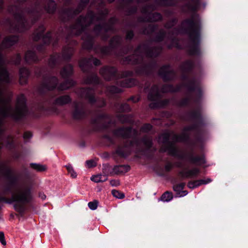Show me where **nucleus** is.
Listing matches in <instances>:
<instances>
[{
    "mask_svg": "<svg viewBox=\"0 0 248 248\" xmlns=\"http://www.w3.org/2000/svg\"><path fill=\"white\" fill-rule=\"evenodd\" d=\"M193 182H194V183L195 184V187H197V186H200L201 185L200 183V181H199V180L194 181Z\"/></svg>",
    "mask_w": 248,
    "mask_h": 248,
    "instance_id": "774afa93",
    "label": "nucleus"
},
{
    "mask_svg": "<svg viewBox=\"0 0 248 248\" xmlns=\"http://www.w3.org/2000/svg\"><path fill=\"white\" fill-rule=\"evenodd\" d=\"M168 103H169V100L167 99H165L161 102V106H164L167 105Z\"/></svg>",
    "mask_w": 248,
    "mask_h": 248,
    "instance_id": "0e129e2a",
    "label": "nucleus"
},
{
    "mask_svg": "<svg viewBox=\"0 0 248 248\" xmlns=\"http://www.w3.org/2000/svg\"><path fill=\"white\" fill-rule=\"evenodd\" d=\"M65 167L68 173L70 174L71 177L73 178H76L77 176V174L73 167L70 164H68L65 166Z\"/></svg>",
    "mask_w": 248,
    "mask_h": 248,
    "instance_id": "a19ab883",
    "label": "nucleus"
},
{
    "mask_svg": "<svg viewBox=\"0 0 248 248\" xmlns=\"http://www.w3.org/2000/svg\"><path fill=\"white\" fill-rule=\"evenodd\" d=\"M89 0H81L79 3L78 7L74 10H69L68 12V14H74L77 15L79 14L85 7L86 4L88 3Z\"/></svg>",
    "mask_w": 248,
    "mask_h": 248,
    "instance_id": "a878e982",
    "label": "nucleus"
},
{
    "mask_svg": "<svg viewBox=\"0 0 248 248\" xmlns=\"http://www.w3.org/2000/svg\"><path fill=\"white\" fill-rule=\"evenodd\" d=\"M110 184L112 186H118L120 185V181L118 180H112L110 181Z\"/></svg>",
    "mask_w": 248,
    "mask_h": 248,
    "instance_id": "603ef678",
    "label": "nucleus"
},
{
    "mask_svg": "<svg viewBox=\"0 0 248 248\" xmlns=\"http://www.w3.org/2000/svg\"><path fill=\"white\" fill-rule=\"evenodd\" d=\"M18 40V38L16 36H11L5 38L3 44L6 47H9L13 45Z\"/></svg>",
    "mask_w": 248,
    "mask_h": 248,
    "instance_id": "7c9ffc66",
    "label": "nucleus"
},
{
    "mask_svg": "<svg viewBox=\"0 0 248 248\" xmlns=\"http://www.w3.org/2000/svg\"><path fill=\"white\" fill-rule=\"evenodd\" d=\"M175 166L179 168H183V165L182 162H178L175 163Z\"/></svg>",
    "mask_w": 248,
    "mask_h": 248,
    "instance_id": "69168bd1",
    "label": "nucleus"
},
{
    "mask_svg": "<svg viewBox=\"0 0 248 248\" xmlns=\"http://www.w3.org/2000/svg\"><path fill=\"white\" fill-rule=\"evenodd\" d=\"M78 95L82 98L87 99L91 104L96 103L98 107H103L106 105L104 99H96L94 97V91L90 88H81L77 92Z\"/></svg>",
    "mask_w": 248,
    "mask_h": 248,
    "instance_id": "1a4fd4ad",
    "label": "nucleus"
},
{
    "mask_svg": "<svg viewBox=\"0 0 248 248\" xmlns=\"http://www.w3.org/2000/svg\"><path fill=\"white\" fill-rule=\"evenodd\" d=\"M45 31V27L44 26H40L34 32V39L37 41L42 38H44L46 35Z\"/></svg>",
    "mask_w": 248,
    "mask_h": 248,
    "instance_id": "b1692460",
    "label": "nucleus"
},
{
    "mask_svg": "<svg viewBox=\"0 0 248 248\" xmlns=\"http://www.w3.org/2000/svg\"><path fill=\"white\" fill-rule=\"evenodd\" d=\"M200 172V170L197 168H194L192 169L187 170H182L179 171L180 176L184 178H193L198 176Z\"/></svg>",
    "mask_w": 248,
    "mask_h": 248,
    "instance_id": "2eb2a0df",
    "label": "nucleus"
},
{
    "mask_svg": "<svg viewBox=\"0 0 248 248\" xmlns=\"http://www.w3.org/2000/svg\"><path fill=\"white\" fill-rule=\"evenodd\" d=\"M161 51V48L155 46L149 48L145 45H140L135 50L134 54L125 57L124 60V63L135 64L140 63L145 58H150L156 57Z\"/></svg>",
    "mask_w": 248,
    "mask_h": 248,
    "instance_id": "6e6552de",
    "label": "nucleus"
},
{
    "mask_svg": "<svg viewBox=\"0 0 248 248\" xmlns=\"http://www.w3.org/2000/svg\"><path fill=\"white\" fill-rule=\"evenodd\" d=\"M173 198L172 194L171 192L166 191L162 194L161 197V200L164 202H169Z\"/></svg>",
    "mask_w": 248,
    "mask_h": 248,
    "instance_id": "ea45409f",
    "label": "nucleus"
},
{
    "mask_svg": "<svg viewBox=\"0 0 248 248\" xmlns=\"http://www.w3.org/2000/svg\"><path fill=\"white\" fill-rule=\"evenodd\" d=\"M0 78L3 82H10L9 74L6 69L0 68Z\"/></svg>",
    "mask_w": 248,
    "mask_h": 248,
    "instance_id": "473e14b6",
    "label": "nucleus"
},
{
    "mask_svg": "<svg viewBox=\"0 0 248 248\" xmlns=\"http://www.w3.org/2000/svg\"><path fill=\"white\" fill-rule=\"evenodd\" d=\"M113 134L116 137L124 139L131 137L133 138L132 140L125 143L124 147L119 146L117 148L116 153L123 156H126L129 152L127 149L128 146L135 147L137 150H140L142 145L147 149H149L152 145V140L151 138L146 136L142 140H140L138 137V132L132 130L130 127L118 128L113 131Z\"/></svg>",
    "mask_w": 248,
    "mask_h": 248,
    "instance_id": "39448f33",
    "label": "nucleus"
},
{
    "mask_svg": "<svg viewBox=\"0 0 248 248\" xmlns=\"http://www.w3.org/2000/svg\"><path fill=\"white\" fill-rule=\"evenodd\" d=\"M91 179L95 183L103 182L108 179V177L106 175L99 174L92 176Z\"/></svg>",
    "mask_w": 248,
    "mask_h": 248,
    "instance_id": "e433bc0d",
    "label": "nucleus"
},
{
    "mask_svg": "<svg viewBox=\"0 0 248 248\" xmlns=\"http://www.w3.org/2000/svg\"><path fill=\"white\" fill-rule=\"evenodd\" d=\"M74 109L72 115L75 119H81L85 117L86 115L85 106L81 102L75 101L73 103Z\"/></svg>",
    "mask_w": 248,
    "mask_h": 248,
    "instance_id": "f8f14e48",
    "label": "nucleus"
},
{
    "mask_svg": "<svg viewBox=\"0 0 248 248\" xmlns=\"http://www.w3.org/2000/svg\"><path fill=\"white\" fill-rule=\"evenodd\" d=\"M172 168V164L171 163H167L165 166V170L166 171H169Z\"/></svg>",
    "mask_w": 248,
    "mask_h": 248,
    "instance_id": "3c124183",
    "label": "nucleus"
},
{
    "mask_svg": "<svg viewBox=\"0 0 248 248\" xmlns=\"http://www.w3.org/2000/svg\"><path fill=\"white\" fill-rule=\"evenodd\" d=\"M75 84V82L73 80H68L63 83H62L60 85H59L58 89L60 91L67 90L69 88L73 86Z\"/></svg>",
    "mask_w": 248,
    "mask_h": 248,
    "instance_id": "cd10ccee",
    "label": "nucleus"
},
{
    "mask_svg": "<svg viewBox=\"0 0 248 248\" xmlns=\"http://www.w3.org/2000/svg\"><path fill=\"white\" fill-rule=\"evenodd\" d=\"M109 121L110 118L109 116L105 114H101L94 120V123L96 124H101L102 127L106 128L108 126V125L104 123Z\"/></svg>",
    "mask_w": 248,
    "mask_h": 248,
    "instance_id": "f3484780",
    "label": "nucleus"
},
{
    "mask_svg": "<svg viewBox=\"0 0 248 248\" xmlns=\"http://www.w3.org/2000/svg\"><path fill=\"white\" fill-rule=\"evenodd\" d=\"M152 126L149 124H144L141 128L140 131L142 132L147 133L152 129Z\"/></svg>",
    "mask_w": 248,
    "mask_h": 248,
    "instance_id": "49530a36",
    "label": "nucleus"
},
{
    "mask_svg": "<svg viewBox=\"0 0 248 248\" xmlns=\"http://www.w3.org/2000/svg\"><path fill=\"white\" fill-rule=\"evenodd\" d=\"M82 39L84 40L82 45L83 48L86 49H91L93 43V36L86 32L82 37Z\"/></svg>",
    "mask_w": 248,
    "mask_h": 248,
    "instance_id": "dca6fc26",
    "label": "nucleus"
},
{
    "mask_svg": "<svg viewBox=\"0 0 248 248\" xmlns=\"http://www.w3.org/2000/svg\"><path fill=\"white\" fill-rule=\"evenodd\" d=\"M98 205V202L94 200L93 202H91L88 203V206L91 210H95L97 208Z\"/></svg>",
    "mask_w": 248,
    "mask_h": 248,
    "instance_id": "de8ad7c7",
    "label": "nucleus"
},
{
    "mask_svg": "<svg viewBox=\"0 0 248 248\" xmlns=\"http://www.w3.org/2000/svg\"><path fill=\"white\" fill-rule=\"evenodd\" d=\"M159 74L164 81L171 80L175 76L174 72L168 65L161 67L159 71Z\"/></svg>",
    "mask_w": 248,
    "mask_h": 248,
    "instance_id": "4468645a",
    "label": "nucleus"
},
{
    "mask_svg": "<svg viewBox=\"0 0 248 248\" xmlns=\"http://www.w3.org/2000/svg\"><path fill=\"white\" fill-rule=\"evenodd\" d=\"M117 118L122 123H131L132 121V117L130 115L119 114L117 116Z\"/></svg>",
    "mask_w": 248,
    "mask_h": 248,
    "instance_id": "c9c22d12",
    "label": "nucleus"
},
{
    "mask_svg": "<svg viewBox=\"0 0 248 248\" xmlns=\"http://www.w3.org/2000/svg\"><path fill=\"white\" fill-rule=\"evenodd\" d=\"M134 34L132 31H128L126 33V39H131L133 37Z\"/></svg>",
    "mask_w": 248,
    "mask_h": 248,
    "instance_id": "6e6d98bb",
    "label": "nucleus"
},
{
    "mask_svg": "<svg viewBox=\"0 0 248 248\" xmlns=\"http://www.w3.org/2000/svg\"><path fill=\"white\" fill-rule=\"evenodd\" d=\"M84 82L85 84H98L100 83V80L96 74L91 73L84 78Z\"/></svg>",
    "mask_w": 248,
    "mask_h": 248,
    "instance_id": "a211bd4d",
    "label": "nucleus"
},
{
    "mask_svg": "<svg viewBox=\"0 0 248 248\" xmlns=\"http://www.w3.org/2000/svg\"><path fill=\"white\" fill-rule=\"evenodd\" d=\"M130 167L128 165H118L115 166L112 169V173L115 174H120L128 172Z\"/></svg>",
    "mask_w": 248,
    "mask_h": 248,
    "instance_id": "6ab92c4d",
    "label": "nucleus"
},
{
    "mask_svg": "<svg viewBox=\"0 0 248 248\" xmlns=\"http://www.w3.org/2000/svg\"><path fill=\"white\" fill-rule=\"evenodd\" d=\"M56 63V56H51L50 58L49 64H55Z\"/></svg>",
    "mask_w": 248,
    "mask_h": 248,
    "instance_id": "4d7b16f0",
    "label": "nucleus"
},
{
    "mask_svg": "<svg viewBox=\"0 0 248 248\" xmlns=\"http://www.w3.org/2000/svg\"><path fill=\"white\" fill-rule=\"evenodd\" d=\"M2 172L10 182L5 192L7 191H12V195L11 199H7L0 194V201L8 203L15 202V210L20 213H22L25 210L24 204L30 202L32 199L31 190L26 185H19L17 184V177L10 168L4 167Z\"/></svg>",
    "mask_w": 248,
    "mask_h": 248,
    "instance_id": "7ed1b4c3",
    "label": "nucleus"
},
{
    "mask_svg": "<svg viewBox=\"0 0 248 248\" xmlns=\"http://www.w3.org/2000/svg\"><path fill=\"white\" fill-rule=\"evenodd\" d=\"M93 63L95 66L101 64L99 60L92 56L88 59L85 58L81 60L79 62V66L83 71L87 72L92 67Z\"/></svg>",
    "mask_w": 248,
    "mask_h": 248,
    "instance_id": "ddd939ff",
    "label": "nucleus"
},
{
    "mask_svg": "<svg viewBox=\"0 0 248 248\" xmlns=\"http://www.w3.org/2000/svg\"><path fill=\"white\" fill-rule=\"evenodd\" d=\"M142 69L140 70H137V72L139 74L143 73L145 71L146 66L144 64H142Z\"/></svg>",
    "mask_w": 248,
    "mask_h": 248,
    "instance_id": "13d9d810",
    "label": "nucleus"
},
{
    "mask_svg": "<svg viewBox=\"0 0 248 248\" xmlns=\"http://www.w3.org/2000/svg\"><path fill=\"white\" fill-rule=\"evenodd\" d=\"M187 186L190 188H194L196 187L193 181L189 182L188 183Z\"/></svg>",
    "mask_w": 248,
    "mask_h": 248,
    "instance_id": "052dcab7",
    "label": "nucleus"
},
{
    "mask_svg": "<svg viewBox=\"0 0 248 248\" xmlns=\"http://www.w3.org/2000/svg\"><path fill=\"white\" fill-rule=\"evenodd\" d=\"M99 52L102 55H107L110 53V47L109 46H103V47H98V48H95V51L97 53Z\"/></svg>",
    "mask_w": 248,
    "mask_h": 248,
    "instance_id": "58836bf2",
    "label": "nucleus"
},
{
    "mask_svg": "<svg viewBox=\"0 0 248 248\" xmlns=\"http://www.w3.org/2000/svg\"><path fill=\"white\" fill-rule=\"evenodd\" d=\"M113 196L117 198L122 199L124 198V194L117 190H112L111 191Z\"/></svg>",
    "mask_w": 248,
    "mask_h": 248,
    "instance_id": "c03bdc74",
    "label": "nucleus"
},
{
    "mask_svg": "<svg viewBox=\"0 0 248 248\" xmlns=\"http://www.w3.org/2000/svg\"><path fill=\"white\" fill-rule=\"evenodd\" d=\"M86 164L87 167L89 168L93 167H95L96 165V163H95V162L93 160H92V159L87 160L86 162Z\"/></svg>",
    "mask_w": 248,
    "mask_h": 248,
    "instance_id": "09e8293b",
    "label": "nucleus"
},
{
    "mask_svg": "<svg viewBox=\"0 0 248 248\" xmlns=\"http://www.w3.org/2000/svg\"><path fill=\"white\" fill-rule=\"evenodd\" d=\"M25 60L26 62L31 63L38 60L35 53L32 51H28L25 54Z\"/></svg>",
    "mask_w": 248,
    "mask_h": 248,
    "instance_id": "5701e85b",
    "label": "nucleus"
},
{
    "mask_svg": "<svg viewBox=\"0 0 248 248\" xmlns=\"http://www.w3.org/2000/svg\"><path fill=\"white\" fill-rule=\"evenodd\" d=\"M74 48L71 46L64 47L62 51V56L65 60L70 59L74 53Z\"/></svg>",
    "mask_w": 248,
    "mask_h": 248,
    "instance_id": "393cba45",
    "label": "nucleus"
},
{
    "mask_svg": "<svg viewBox=\"0 0 248 248\" xmlns=\"http://www.w3.org/2000/svg\"><path fill=\"white\" fill-rule=\"evenodd\" d=\"M0 242L2 245H5L6 244V242L4 238V235L2 232H0Z\"/></svg>",
    "mask_w": 248,
    "mask_h": 248,
    "instance_id": "8fccbe9b",
    "label": "nucleus"
},
{
    "mask_svg": "<svg viewBox=\"0 0 248 248\" xmlns=\"http://www.w3.org/2000/svg\"><path fill=\"white\" fill-rule=\"evenodd\" d=\"M184 31L188 35L189 43L187 51L190 55H197L200 54V23L193 18L184 21L182 23Z\"/></svg>",
    "mask_w": 248,
    "mask_h": 248,
    "instance_id": "423d86ee",
    "label": "nucleus"
},
{
    "mask_svg": "<svg viewBox=\"0 0 248 248\" xmlns=\"http://www.w3.org/2000/svg\"><path fill=\"white\" fill-rule=\"evenodd\" d=\"M16 23L14 25L15 30L18 32H23L28 29L33 24L32 19H27L26 16H17Z\"/></svg>",
    "mask_w": 248,
    "mask_h": 248,
    "instance_id": "9b49d317",
    "label": "nucleus"
},
{
    "mask_svg": "<svg viewBox=\"0 0 248 248\" xmlns=\"http://www.w3.org/2000/svg\"><path fill=\"white\" fill-rule=\"evenodd\" d=\"M29 75L28 69L25 68H22L19 70V82L22 85L26 84L27 82L28 77Z\"/></svg>",
    "mask_w": 248,
    "mask_h": 248,
    "instance_id": "412c9836",
    "label": "nucleus"
},
{
    "mask_svg": "<svg viewBox=\"0 0 248 248\" xmlns=\"http://www.w3.org/2000/svg\"><path fill=\"white\" fill-rule=\"evenodd\" d=\"M105 16H78L77 19L76 23L71 27V32L73 35H78L82 32L87 30L88 26H90L93 22L97 19L99 23L95 25L93 33L96 35H99L103 39H107L114 30L111 22L114 19V17L110 19L109 23L104 22Z\"/></svg>",
    "mask_w": 248,
    "mask_h": 248,
    "instance_id": "20e7f679",
    "label": "nucleus"
},
{
    "mask_svg": "<svg viewBox=\"0 0 248 248\" xmlns=\"http://www.w3.org/2000/svg\"><path fill=\"white\" fill-rule=\"evenodd\" d=\"M0 113L3 117H11L15 120H19L27 114L25 96L21 94L17 98L16 107L13 108L9 102L4 103L0 108Z\"/></svg>",
    "mask_w": 248,
    "mask_h": 248,
    "instance_id": "0eeeda50",
    "label": "nucleus"
},
{
    "mask_svg": "<svg viewBox=\"0 0 248 248\" xmlns=\"http://www.w3.org/2000/svg\"><path fill=\"white\" fill-rule=\"evenodd\" d=\"M164 33H161V34L157 38V40L158 41H161L163 39V38L164 37Z\"/></svg>",
    "mask_w": 248,
    "mask_h": 248,
    "instance_id": "e2e57ef3",
    "label": "nucleus"
},
{
    "mask_svg": "<svg viewBox=\"0 0 248 248\" xmlns=\"http://www.w3.org/2000/svg\"><path fill=\"white\" fill-rule=\"evenodd\" d=\"M116 111L118 112H128L131 110L130 106L126 103L119 104H116L114 106Z\"/></svg>",
    "mask_w": 248,
    "mask_h": 248,
    "instance_id": "c85d7f7f",
    "label": "nucleus"
},
{
    "mask_svg": "<svg viewBox=\"0 0 248 248\" xmlns=\"http://www.w3.org/2000/svg\"><path fill=\"white\" fill-rule=\"evenodd\" d=\"M187 8L188 10L194 11L198 10L199 8V0H188Z\"/></svg>",
    "mask_w": 248,
    "mask_h": 248,
    "instance_id": "c756f323",
    "label": "nucleus"
},
{
    "mask_svg": "<svg viewBox=\"0 0 248 248\" xmlns=\"http://www.w3.org/2000/svg\"><path fill=\"white\" fill-rule=\"evenodd\" d=\"M73 74V67L71 64L65 65L61 70V75L63 78H67Z\"/></svg>",
    "mask_w": 248,
    "mask_h": 248,
    "instance_id": "4be33fe9",
    "label": "nucleus"
},
{
    "mask_svg": "<svg viewBox=\"0 0 248 248\" xmlns=\"http://www.w3.org/2000/svg\"><path fill=\"white\" fill-rule=\"evenodd\" d=\"M72 99L68 95H64L57 97L55 100L56 105L63 106L70 103Z\"/></svg>",
    "mask_w": 248,
    "mask_h": 248,
    "instance_id": "aec40b11",
    "label": "nucleus"
},
{
    "mask_svg": "<svg viewBox=\"0 0 248 248\" xmlns=\"http://www.w3.org/2000/svg\"><path fill=\"white\" fill-rule=\"evenodd\" d=\"M187 194V192L186 191V190H182L180 194H179V196L180 197L184 196L186 195Z\"/></svg>",
    "mask_w": 248,
    "mask_h": 248,
    "instance_id": "338daca9",
    "label": "nucleus"
},
{
    "mask_svg": "<svg viewBox=\"0 0 248 248\" xmlns=\"http://www.w3.org/2000/svg\"><path fill=\"white\" fill-rule=\"evenodd\" d=\"M32 137V134L30 132H26L24 134V138L25 139H29Z\"/></svg>",
    "mask_w": 248,
    "mask_h": 248,
    "instance_id": "864d4df0",
    "label": "nucleus"
},
{
    "mask_svg": "<svg viewBox=\"0 0 248 248\" xmlns=\"http://www.w3.org/2000/svg\"><path fill=\"white\" fill-rule=\"evenodd\" d=\"M194 66V63L192 61H187L183 63L181 66V68L183 72H186L190 70Z\"/></svg>",
    "mask_w": 248,
    "mask_h": 248,
    "instance_id": "2f4dec72",
    "label": "nucleus"
},
{
    "mask_svg": "<svg viewBox=\"0 0 248 248\" xmlns=\"http://www.w3.org/2000/svg\"><path fill=\"white\" fill-rule=\"evenodd\" d=\"M159 106L158 103H152L149 105V107L151 108H154Z\"/></svg>",
    "mask_w": 248,
    "mask_h": 248,
    "instance_id": "bf43d9fd",
    "label": "nucleus"
},
{
    "mask_svg": "<svg viewBox=\"0 0 248 248\" xmlns=\"http://www.w3.org/2000/svg\"><path fill=\"white\" fill-rule=\"evenodd\" d=\"M128 100H129V101L130 100V101H133L134 103H136V102H137L139 101V99L138 98H136L135 97L132 96V97H130L128 99Z\"/></svg>",
    "mask_w": 248,
    "mask_h": 248,
    "instance_id": "680f3d73",
    "label": "nucleus"
},
{
    "mask_svg": "<svg viewBox=\"0 0 248 248\" xmlns=\"http://www.w3.org/2000/svg\"><path fill=\"white\" fill-rule=\"evenodd\" d=\"M18 10V8L16 6H11L9 7L8 11L11 14H13V16H21V14L17 12Z\"/></svg>",
    "mask_w": 248,
    "mask_h": 248,
    "instance_id": "37998d69",
    "label": "nucleus"
},
{
    "mask_svg": "<svg viewBox=\"0 0 248 248\" xmlns=\"http://www.w3.org/2000/svg\"><path fill=\"white\" fill-rule=\"evenodd\" d=\"M123 91L122 89L116 87L115 86H111L107 88V94L108 96H111L115 93H119Z\"/></svg>",
    "mask_w": 248,
    "mask_h": 248,
    "instance_id": "72a5a7b5",
    "label": "nucleus"
},
{
    "mask_svg": "<svg viewBox=\"0 0 248 248\" xmlns=\"http://www.w3.org/2000/svg\"><path fill=\"white\" fill-rule=\"evenodd\" d=\"M120 85L123 87H131L136 84V80L133 78L124 79L119 81Z\"/></svg>",
    "mask_w": 248,
    "mask_h": 248,
    "instance_id": "bb28decb",
    "label": "nucleus"
},
{
    "mask_svg": "<svg viewBox=\"0 0 248 248\" xmlns=\"http://www.w3.org/2000/svg\"><path fill=\"white\" fill-rule=\"evenodd\" d=\"M184 86L187 91L186 96L182 99L179 103L180 106H186L191 103H198L201 99L202 92L199 82L195 79H188L183 76L182 77ZM182 85H178L174 87L170 84L163 86L161 91L157 85L152 87L148 94V99L151 101H157L161 97L160 93L174 92L180 90Z\"/></svg>",
    "mask_w": 248,
    "mask_h": 248,
    "instance_id": "f03ea898",
    "label": "nucleus"
},
{
    "mask_svg": "<svg viewBox=\"0 0 248 248\" xmlns=\"http://www.w3.org/2000/svg\"><path fill=\"white\" fill-rule=\"evenodd\" d=\"M58 83V79L52 77L50 79L47 78V90H52L56 87Z\"/></svg>",
    "mask_w": 248,
    "mask_h": 248,
    "instance_id": "f704fd0d",
    "label": "nucleus"
},
{
    "mask_svg": "<svg viewBox=\"0 0 248 248\" xmlns=\"http://www.w3.org/2000/svg\"><path fill=\"white\" fill-rule=\"evenodd\" d=\"M185 186V184L184 183H181L179 184L174 185L173 187V189L174 191H175L177 194H180L181 191L183 189L184 186Z\"/></svg>",
    "mask_w": 248,
    "mask_h": 248,
    "instance_id": "79ce46f5",
    "label": "nucleus"
},
{
    "mask_svg": "<svg viewBox=\"0 0 248 248\" xmlns=\"http://www.w3.org/2000/svg\"><path fill=\"white\" fill-rule=\"evenodd\" d=\"M201 185L202 184H206L210 182H211V180L209 178H207V179H201L199 180Z\"/></svg>",
    "mask_w": 248,
    "mask_h": 248,
    "instance_id": "5fc2aeb1",
    "label": "nucleus"
},
{
    "mask_svg": "<svg viewBox=\"0 0 248 248\" xmlns=\"http://www.w3.org/2000/svg\"><path fill=\"white\" fill-rule=\"evenodd\" d=\"M30 166L32 168L37 171H42L45 169V166H42L40 164L31 163L30 164Z\"/></svg>",
    "mask_w": 248,
    "mask_h": 248,
    "instance_id": "a18cd8bd",
    "label": "nucleus"
},
{
    "mask_svg": "<svg viewBox=\"0 0 248 248\" xmlns=\"http://www.w3.org/2000/svg\"><path fill=\"white\" fill-rule=\"evenodd\" d=\"M122 38L119 36L113 37L110 41V46L112 47H117L121 42Z\"/></svg>",
    "mask_w": 248,
    "mask_h": 248,
    "instance_id": "4c0bfd02",
    "label": "nucleus"
},
{
    "mask_svg": "<svg viewBox=\"0 0 248 248\" xmlns=\"http://www.w3.org/2000/svg\"><path fill=\"white\" fill-rule=\"evenodd\" d=\"M188 120L195 122L194 124L185 127L180 135L173 132H167L162 134L159 137V141L162 143L160 151L168 152L169 155L177 157L179 159H186L190 163L201 165L205 163L203 155L194 154L193 149L187 152H181L175 145L174 142H185L189 138L188 131L197 130L203 124V120L199 110H192L187 113Z\"/></svg>",
    "mask_w": 248,
    "mask_h": 248,
    "instance_id": "f257e3e1",
    "label": "nucleus"
},
{
    "mask_svg": "<svg viewBox=\"0 0 248 248\" xmlns=\"http://www.w3.org/2000/svg\"><path fill=\"white\" fill-rule=\"evenodd\" d=\"M100 74L106 80L116 79L119 78L130 76L133 72L131 71L123 72L121 75L118 74L116 69L114 67H104L102 68L99 71Z\"/></svg>",
    "mask_w": 248,
    "mask_h": 248,
    "instance_id": "9d476101",
    "label": "nucleus"
}]
</instances>
